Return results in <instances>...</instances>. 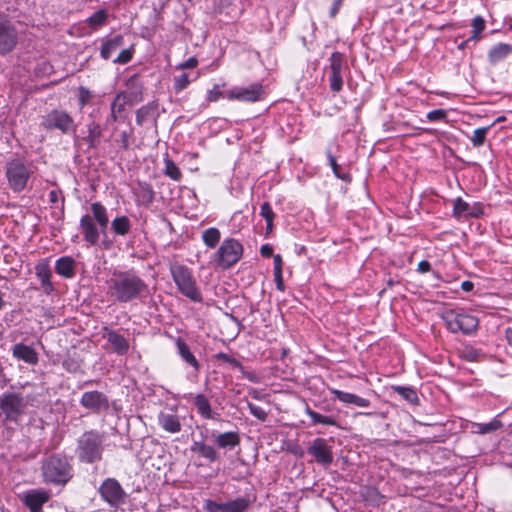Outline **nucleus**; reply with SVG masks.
<instances>
[{"mask_svg":"<svg viewBox=\"0 0 512 512\" xmlns=\"http://www.w3.org/2000/svg\"><path fill=\"white\" fill-rule=\"evenodd\" d=\"M133 58V48L123 49L118 56L114 59V63L117 64H127Z\"/></svg>","mask_w":512,"mask_h":512,"instance_id":"nucleus-51","label":"nucleus"},{"mask_svg":"<svg viewBox=\"0 0 512 512\" xmlns=\"http://www.w3.org/2000/svg\"><path fill=\"white\" fill-rule=\"evenodd\" d=\"M18 44V32L7 15L0 12V55L11 53Z\"/></svg>","mask_w":512,"mask_h":512,"instance_id":"nucleus-15","label":"nucleus"},{"mask_svg":"<svg viewBox=\"0 0 512 512\" xmlns=\"http://www.w3.org/2000/svg\"><path fill=\"white\" fill-rule=\"evenodd\" d=\"M430 270H431V264H430V262H429V261H427V260H422V261H420V262L418 263L417 271H418L419 273L424 274V273L429 272Z\"/></svg>","mask_w":512,"mask_h":512,"instance_id":"nucleus-63","label":"nucleus"},{"mask_svg":"<svg viewBox=\"0 0 512 512\" xmlns=\"http://www.w3.org/2000/svg\"><path fill=\"white\" fill-rule=\"evenodd\" d=\"M274 280H275L277 290L280 292H284L286 287H285L282 271L274 272Z\"/></svg>","mask_w":512,"mask_h":512,"instance_id":"nucleus-57","label":"nucleus"},{"mask_svg":"<svg viewBox=\"0 0 512 512\" xmlns=\"http://www.w3.org/2000/svg\"><path fill=\"white\" fill-rule=\"evenodd\" d=\"M87 134L82 138V140L88 145L90 149H95L100 144V139L103 134L102 127L95 120H91L86 125Z\"/></svg>","mask_w":512,"mask_h":512,"instance_id":"nucleus-28","label":"nucleus"},{"mask_svg":"<svg viewBox=\"0 0 512 512\" xmlns=\"http://www.w3.org/2000/svg\"><path fill=\"white\" fill-rule=\"evenodd\" d=\"M80 404L83 408L94 414L105 412L110 407L107 395L98 390L84 392L81 396Z\"/></svg>","mask_w":512,"mask_h":512,"instance_id":"nucleus-16","label":"nucleus"},{"mask_svg":"<svg viewBox=\"0 0 512 512\" xmlns=\"http://www.w3.org/2000/svg\"><path fill=\"white\" fill-rule=\"evenodd\" d=\"M223 97V92L220 90L219 85H214V87L207 92V101L209 103L216 102Z\"/></svg>","mask_w":512,"mask_h":512,"instance_id":"nucleus-53","label":"nucleus"},{"mask_svg":"<svg viewBox=\"0 0 512 512\" xmlns=\"http://www.w3.org/2000/svg\"><path fill=\"white\" fill-rule=\"evenodd\" d=\"M220 239L221 232L216 227H210L204 230L202 233V241L210 249L215 248L219 243Z\"/></svg>","mask_w":512,"mask_h":512,"instance_id":"nucleus-37","label":"nucleus"},{"mask_svg":"<svg viewBox=\"0 0 512 512\" xmlns=\"http://www.w3.org/2000/svg\"><path fill=\"white\" fill-rule=\"evenodd\" d=\"M176 347H177L178 354L183 359V361H185L188 365L193 367V369L195 371H199L200 363L196 359L194 354L191 352V350H190L188 344L185 342V340L180 337L177 338Z\"/></svg>","mask_w":512,"mask_h":512,"instance_id":"nucleus-31","label":"nucleus"},{"mask_svg":"<svg viewBox=\"0 0 512 512\" xmlns=\"http://www.w3.org/2000/svg\"><path fill=\"white\" fill-rule=\"evenodd\" d=\"M326 156L328 159V164L331 167L334 176L343 181L350 182L351 175L349 173H342L341 166L337 163L336 158L332 155V152L330 149L326 150Z\"/></svg>","mask_w":512,"mask_h":512,"instance_id":"nucleus-39","label":"nucleus"},{"mask_svg":"<svg viewBox=\"0 0 512 512\" xmlns=\"http://www.w3.org/2000/svg\"><path fill=\"white\" fill-rule=\"evenodd\" d=\"M472 36L471 38L474 40L479 39V35L485 30L486 24L485 20L482 16H476L473 18L472 23Z\"/></svg>","mask_w":512,"mask_h":512,"instance_id":"nucleus-45","label":"nucleus"},{"mask_svg":"<svg viewBox=\"0 0 512 512\" xmlns=\"http://www.w3.org/2000/svg\"><path fill=\"white\" fill-rule=\"evenodd\" d=\"M169 270L178 291L182 295L195 303L203 301L201 289L189 267L180 263H172Z\"/></svg>","mask_w":512,"mask_h":512,"instance_id":"nucleus-6","label":"nucleus"},{"mask_svg":"<svg viewBox=\"0 0 512 512\" xmlns=\"http://www.w3.org/2000/svg\"><path fill=\"white\" fill-rule=\"evenodd\" d=\"M479 355V350L473 348L472 346H466L460 351V357L469 362L477 361Z\"/></svg>","mask_w":512,"mask_h":512,"instance_id":"nucleus-48","label":"nucleus"},{"mask_svg":"<svg viewBox=\"0 0 512 512\" xmlns=\"http://www.w3.org/2000/svg\"><path fill=\"white\" fill-rule=\"evenodd\" d=\"M260 254L264 258H270L273 256V246L270 244H263L260 248Z\"/></svg>","mask_w":512,"mask_h":512,"instance_id":"nucleus-61","label":"nucleus"},{"mask_svg":"<svg viewBox=\"0 0 512 512\" xmlns=\"http://www.w3.org/2000/svg\"><path fill=\"white\" fill-rule=\"evenodd\" d=\"M461 289L465 292H470L474 289V283L469 280L463 281L461 283Z\"/></svg>","mask_w":512,"mask_h":512,"instance_id":"nucleus-64","label":"nucleus"},{"mask_svg":"<svg viewBox=\"0 0 512 512\" xmlns=\"http://www.w3.org/2000/svg\"><path fill=\"white\" fill-rule=\"evenodd\" d=\"M329 391L332 395L335 396L340 402L347 405H355L357 407H369L371 402L370 400L360 397L356 394L344 392L336 388H329Z\"/></svg>","mask_w":512,"mask_h":512,"instance_id":"nucleus-23","label":"nucleus"},{"mask_svg":"<svg viewBox=\"0 0 512 512\" xmlns=\"http://www.w3.org/2000/svg\"><path fill=\"white\" fill-rule=\"evenodd\" d=\"M127 103L128 99L126 92H118L110 105L109 120L113 122L119 121L122 117V113L124 112Z\"/></svg>","mask_w":512,"mask_h":512,"instance_id":"nucleus-30","label":"nucleus"},{"mask_svg":"<svg viewBox=\"0 0 512 512\" xmlns=\"http://www.w3.org/2000/svg\"><path fill=\"white\" fill-rule=\"evenodd\" d=\"M130 136L131 134L127 131H123L120 135V145L121 148L127 150L130 146Z\"/></svg>","mask_w":512,"mask_h":512,"instance_id":"nucleus-60","label":"nucleus"},{"mask_svg":"<svg viewBox=\"0 0 512 512\" xmlns=\"http://www.w3.org/2000/svg\"><path fill=\"white\" fill-rule=\"evenodd\" d=\"M51 494L44 489L27 490L21 501L30 512H43V506L50 500Z\"/></svg>","mask_w":512,"mask_h":512,"instance_id":"nucleus-20","label":"nucleus"},{"mask_svg":"<svg viewBox=\"0 0 512 512\" xmlns=\"http://www.w3.org/2000/svg\"><path fill=\"white\" fill-rule=\"evenodd\" d=\"M343 2H344V0H334L333 1V4H332V6H331V8L329 10V16L331 18H335L336 17V15L338 14L340 8L343 5Z\"/></svg>","mask_w":512,"mask_h":512,"instance_id":"nucleus-59","label":"nucleus"},{"mask_svg":"<svg viewBox=\"0 0 512 512\" xmlns=\"http://www.w3.org/2000/svg\"><path fill=\"white\" fill-rule=\"evenodd\" d=\"M158 423L164 431L171 434L179 433L182 430L180 418L176 414L161 412L158 416Z\"/></svg>","mask_w":512,"mask_h":512,"instance_id":"nucleus-29","label":"nucleus"},{"mask_svg":"<svg viewBox=\"0 0 512 512\" xmlns=\"http://www.w3.org/2000/svg\"><path fill=\"white\" fill-rule=\"evenodd\" d=\"M485 206L482 202H474L473 204H469L461 197H457L453 201V210L452 216L460 220L462 218H480L484 215Z\"/></svg>","mask_w":512,"mask_h":512,"instance_id":"nucleus-17","label":"nucleus"},{"mask_svg":"<svg viewBox=\"0 0 512 512\" xmlns=\"http://www.w3.org/2000/svg\"><path fill=\"white\" fill-rule=\"evenodd\" d=\"M35 274L44 288L48 289L49 291L53 290V284L51 282L52 272L50 269L49 258L40 259L36 263Z\"/></svg>","mask_w":512,"mask_h":512,"instance_id":"nucleus-25","label":"nucleus"},{"mask_svg":"<svg viewBox=\"0 0 512 512\" xmlns=\"http://www.w3.org/2000/svg\"><path fill=\"white\" fill-rule=\"evenodd\" d=\"M28 400L20 393L6 392L0 396V410L5 415V421L17 423L24 414Z\"/></svg>","mask_w":512,"mask_h":512,"instance_id":"nucleus-11","label":"nucleus"},{"mask_svg":"<svg viewBox=\"0 0 512 512\" xmlns=\"http://www.w3.org/2000/svg\"><path fill=\"white\" fill-rule=\"evenodd\" d=\"M426 118L430 122L443 121L447 118V111L444 109H435L428 112Z\"/></svg>","mask_w":512,"mask_h":512,"instance_id":"nucleus-50","label":"nucleus"},{"mask_svg":"<svg viewBox=\"0 0 512 512\" xmlns=\"http://www.w3.org/2000/svg\"><path fill=\"white\" fill-rule=\"evenodd\" d=\"M103 331V337L111 344L112 349L116 354L124 355L128 352L129 342L123 335L108 327H104Z\"/></svg>","mask_w":512,"mask_h":512,"instance_id":"nucleus-22","label":"nucleus"},{"mask_svg":"<svg viewBox=\"0 0 512 512\" xmlns=\"http://www.w3.org/2000/svg\"><path fill=\"white\" fill-rule=\"evenodd\" d=\"M491 126L480 127L473 131V135L470 138L474 147H481L486 141V136Z\"/></svg>","mask_w":512,"mask_h":512,"instance_id":"nucleus-43","label":"nucleus"},{"mask_svg":"<svg viewBox=\"0 0 512 512\" xmlns=\"http://www.w3.org/2000/svg\"><path fill=\"white\" fill-rule=\"evenodd\" d=\"M307 452L314 457L317 463L323 466H329L333 463L332 447L328 445L324 438H315L310 443Z\"/></svg>","mask_w":512,"mask_h":512,"instance_id":"nucleus-19","label":"nucleus"},{"mask_svg":"<svg viewBox=\"0 0 512 512\" xmlns=\"http://www.w3.org/2000/svg\"><path fill=\"white\" fill-rule=\"evenodd\" d=\"M392 390L400 395L403 399L409 402L412 405H419L420 399L418 397L417 391L413 387H406L400 385H393Z\"/></svg>","mask_w":512,"mask_h":512,"instance_id":"nucleus-35","label":"nucleus"},{"mask_svg":"<svg viewBox=\"0 0 512 512\" xmlns=\"http://www.w3.org/2000/svg\"><path fill=\"white\" fill-rule=\"evenodd\" d=\"M98 493L105 503L114 508L124 505L128 499V494L120 482L113 477L103 480L98 488Z\"/></svg>","mask_w":512,"mask_h":512,"instance_id":"nucleus-12","label":"nucleus"},{"mask_svg":"<svg viewBox=\"0 0 512 512\" xmlns=\"http://www.w3.org/2000/svg\"><path fill=\"white\" fill-rule=\"evenodd\" d=\"M41 126L47 130H59L63 134L76 132L73 117L65 110L53 109L41 119Z\"/></svg>","mask_w":512,"mask_h":512,"instance_id":"nucleus-10","label":"nucleus"},{"mask_svg":"<svg viewBox=\"0 0 512 512\" xmlns=\"http://www.w3.org/2000/svg\"><path fill=\"white\" fill-rule=\"evenodd\" d=\"M477 432L480 434H487L494 431H497L503 427L502 421L497 417H495L489 423H478L476 424Z\"/></svg>","mask_w":512,"mask_h":512,"instance_id":"nucleus-42","label":"nucleus"},{"mask_svg":"<svg viewBox=\"0 0 512 512\" xmlns=\"http://www.w3.org/2000/svg\"><path fill=\"white\" fill-rule=\"evenodd\" d=\"M446 328L452 333L472 335L479 326V319L464 309H448L442 313Z\"/></svg>","mask_w":512,"mask_h":512,"instance_id":"nucleus-7","label":"nucleus"},{"mask_svg":"<svg viewBox=\"0 0 512 512\" xmlns=\"http://www.w3.org/2000/svg\"><path fill=\"white\" fill-rule=\"evenodd\" d=\"M12 354L15 358L29 365H36L39 361L37 351L33 347L23 343L15 344L12 349Z\"/></svg>","mask_w":512,"mask_h":512,"instance_id":"nucleus-24","label":"nucleus"},{"mask_svg":"<svg viewBox=\"0 0 512 512\" xmlns=\"http://www.w3.org/2000/svg\"><path fill=\"white\" fill-rule=\"evenodd\" d=\"M273 272L282 271L283 268V260L280 254L273 255Z\"/></svg>","mask_w":512,"mask_h":512,"instance_id":"nucleus-62","label":"nucleus"},{"mask_svg":"<svg viewBox=\"0 0 512 512\" xmlns=\"http://www.w3.org/2000/svg\"><path fill=\"white\" fill-rule=\"evenodd\" d=\"M108 20V12L105 9H99L93 13L87 20L88 26L94 30L105 25Z\"/></svg>","mask_w":512,"mask_h":512,"instance_id":"nucleus-40","label":"nucleus"},{"mask_svg":"<svg viewBox=\"0 0 512 512\" xmlns=\"http://www.w3.org/2000/svg\"><path fill=\"white\" fill-rule=\"evenodd\" d=\"M61 198L62 203H64L65 198L63 196V192L61 190H51L49 192V202L51 204H56Z\"/></svg>","mask_w":512,"mask_h":512,"instance_id":"nucleus-58","label":"nucleus"},{"mask_svg":"<svg viewBox=\"0 0 512 512\" xmlns=\"http://www.w3.org/2000/svg\"><path fill=\"white\" fill-rule=\"evenodd\" d=\"M42 481L46 485L64 487L74 476L70 459L63 453H54L41 462Z\"/></svg>","mask_w":512,"mask_h":512,"instance_id":"nucleus-2","label":"nucleus"},{"mask_svg":"<svg viewBox=\"0 0 512 512\" xmlns=\"http://www.w3.org/2000/svg\"><path fill=\"white\" fill-rule=\"evenodd\" d=\"M124 43V37L121 34L114 36L113 38L106 39L100 49V56L103 60H109L112 53L122 46Z\"/></svg>","mask_w":512,"mask_h":512,"instance_id":"nucleus-33","label":"nucleus"},{"mask_svg":"<svg viewBox=\"0 0 512 512\" xmlns=\"http://www.w3.org/2000/svg\"><path fill=\"white\" fill-rule=\"evenodd\" d=\"M199 61L195 56L190 57L186 61L178 64L176 66L177 70H184V69H194L198 66Z\"/></svg>","mask_w":512,"mask_h":512,"instance_id":"nucleus-54","label":"nucleus"},{"mask_svg":"<svg viewBox=\"0 0 512 512\" xmlns=\"http://www.w3.org/2000/svg\"><path fill=\"white\" fill-rule=\"evenodd\" d=\"M205 438L202 435V439L199 441H193L190 450L192 453L200 458L207 460L209 463L216 462L219 460L218 449L233 450L241 443L240 434L238 431H226V432H214L212 438L217 447L207 444Z\"/></svg>","mask_w":512,"mask_h":512,"instance_id":"nucleus-3","label":"nucleus"},{"mask_svg":"<svg viewBox=\"0 0 512 512\" xmlns=\"http://www.w3.org/2000/svg\"><path fill=\"white\" fill-rule=\"evenodd\" d=\"M244 253L243 245L235 238H225L213 255L215 264L227 270L240 261Z\"/></svg>","mask_w":512,"mask_h":512,"instance_id":"nucleus-8","label":"nucleus"},{"mask_svg":"<svg viewBox=\"0 0 512 512\" xmlns=\"http://www.w3.org/2000/svg\"><path fill=\"white\" fill-rule=\"evenodd\" d=\"M260 216L263 217L265 221L274 220L275 213L269 202H264L261 205Z\"/></svg>","mask_w":512,"mask_h":512,"instance_id":"nucleus-52","label":"nucleus"},{"mask_svg":"<svg viewBox=\"0 0 512 512\" xmlns=\"http://www.w3.org/2000/svg\"><path fill=\"white\" fill-rule=\"evenodd\" d=\"M155 108L156 106L151 103L140 107L136 111L137 125L142 126L147 120H149L153 116Z\"/></svg>","mask_w":512,"mask_h":512,"instance_id":"nucleus-41","label":"nucleus"},{"mask_svg":"<svg viewBox=\"0 0 512 512\" xmlns=\"http://www.w3.org/2000/svg\"><path fill=\"white\" fill-rule=\"evenodd\" d=\"M252 503L253 500L249 496L237 497L223 503L206 499L203 508L207 512H248Z\"/></svg>","mask_w":512,"mask_h":512,"instance_id":"nucleus-14","label":"nucleus"},{"mask_svg":"<svg viewBox=\"0 0 512 512\" xmlns=\"http://www.w3.org/2000/svg\"><path fill=\"white\" fill-rule=\"evenodd\" d=\"M349 71L346 65L345 55L341 52L335 51L329 58V87L333 93H339L344 85L343 71Z\"/></svg>","mask_w":512,"mask_h":512,"instance_id":"nucleus-13","label":"nucleus"},{"mask_svg":"<svg viewBox=\"0 0 512 512\" xmlns=\"http://www.w3.org/2000/svg\"><path fill=\"white\" fill-rule=\"evenodd\" d=\"M249 412L258 420L265 421L267 418V412L260 406H257L251 402L247 404Z\"/></svg>","mask_w":512,"mask_h":512,"instance_id":"nucleus-49","label":"nucleus"},{"mask_svg":"<svg viewBox=\"0 0 512 512\" xmlns=\"http://www.w3.org/2000/svg\"><path fill=\"white\" fill-rule=\"evenodd\" d=\"M305 414L311 418L312 424H323L328 426H336L337 421L332 416L322 415L312 410L308 405L305 408Z\"/></svg>","mask_w":512,"mask_h":512,"instance_id":"nucleus-36","label":"nucleus"},{"mask_svg":"<svg viewBox=\"0 0 512 512\" xmlns=\"http://www.w3.org/2000/svg\"><path fill=\"white\" fill-rule=\"evenodd\" d=\"M510 54H512L511 44L498 43L489 49L487 60L490 65L495 66L505 60Z\"/></svg>","mask_w":512,"mask_h":512,"instance_id":"nucleus-26","label":"nucleus"},{"mask_svg":"<svg viewBox=\"0 0 512 512\" xmlns=\"http://www.w3.org/2000/svg\"><path fill=\"white\" fill-rule=\"evenodd\" d=\"M191 79L187 73H182L173 78V88L176 93H179L186 89L191 83Z\"/></svg>","mask_w":512,"mask_h":512,"instance_id":"nucleus-44","label":"nucleus"},{"mask_svg":"<svg viewBox=\"0 0 512 512\" xmlns=\"http://www.w3.org/2000/svg\"><path fill=\"white\" fill-rule=\"evenodd\" d=\"M90 214H84L79 221V228L83 239L90 246H95L99 242L100 234L105 233L109 216L106 207L101 202H93L91 204Z\"/></svg>","mask_w":512,"mask_h":512,"instance_id":"nucleus-4","label":"nucleus"},{"mask_svg":"<svg viewBox=\"0 0 512 512\" xmlns=\"http://www.w3.org/2000/svg\"><path fill=\"white\" fill-rule=\"evenodd\" d=\"M31 175L32 171L21 159H10L5 164V177L8 186L15 193L25 190Z\"/></svg>","mask_w":512,"mask_h":512,"instance_id":"nucleus-9","label":"nucleus"},{"mask_svg":"<svg viewBox=\"0 0 512 512\" xmlns=\"http://www.w3.org/2000/svg\"><path fill=\"white\" fill-rule=\"evenodd\" d=\"M215 358L218 361H221V362L229 364L232 368H235V369H238V370L239 369H243L242 363L239 360H237L236 358L228 355L227 353L218 352L217 354H215Z\"/></svg>","mask_w":512,"mask_h":512,"instance_id":"nucleus-46","label":"nucleus"},{"mask_svg":"<svg viewBox=\"0 0 512 512\" xmlns=\"http://www.w3.org/2000/svg\"><path fill=\"white\" fill-rule=\"evenodd\" d=\"M132 193L135 197L137 206L148 208L152 205L155 199V191L152 185L145 181H137L132 187Z\"/></svg>","mask_w":512,"mask_h":512,"instance_id":"nucleus-21","label":"nucleus"},{"mask_svg":"<svg viewBox=\"0 0 512 512\" xmlns=\"http://www.w3.org/2000/svg\"><path fill=\"white\" fill-rule=\"evenodd\" d=\"M264 87L260 83L251 84L248 87L233 88L227 92L229 100L240 102H256L262 98Z\"/></svg>","mask_w":512,"mask_h":512,"instance_id":"nucleus-18","label":"nucleus"},{"mask_svg":"<svg viewBox=\"0 0 512 512\" xmlns=\"http://www.w3.org/2000/svg\"><path fill=\"white\" fill-rule=\"evenodd\" d=\"M239 371L241 372L242 377L249 380L250 382H252V383L260 382L259 375L253 371H247L244 366H243V369H239Z\"/></svg>","mask_w":512,"mask_h":512,"instance_id":"nucleus-55","label":"nucleus"},{"mask_svg":"<svg viewBox=\"0 0 512 512\" xmlns=\"http://www.w3.org/2000/svg\"><path fill=\"white\" fill-rule=\"evenodd\" d=\"M62 366L66 371L70 373H75L79 369V364L72 359L64 360L62 362Z\"/></svg>","mask_w":512,"mask_h":512,"instance_id":"nucleus-56","label":"nucleus"},{"mask_svg":"<svg viewBox=\"0 0 512 512\" xmlns=\"http://www.w3.org/2000/svg\"><path fill=\"white\" fill-rule=\"evenodd\" d=\"M193 404L197 409V413L206 420H215L218 413L212 411V407L208 397L204 394H196L193 396Z\"/></svg>","mask_w":512,"mask_h":512,"instance_id":"nucleus-27","label":"nucleus"},{"mask_svg":"<svg viewBox=\"0 0 512 512\" xmlns=\"http://www.w3.org/2000/svg\"><path fill=\"white\" fill-rule=\"evenodd\" d=\"M111 229L115 235L125 236L131 230V221L125 215L118 216L112 220Z\"/></svg>","mask_w":512,"mask_h":512,"instance_id":"nucleus-34","label":"nucleus"},{"mask_svg":"<svg viewBox=\"0 0 512 512\" xmlns=\"http://www.w3.org/2000/svg\"><path fill=\"white\" fill-rule=\"evenodd\" d=\"M164 174L174 181H180L182 178L179 167L168 154L164 157Z\"/></svg>","mask_w":512,"mask_h":512,"instance_id":"nucleus-38","label":"nucleus"},{"mask_svg":"<svg viewBox=\"0 0 512 512\" xmlns=\"http://www.w3.org/2000/svg\"><path fill=\"white\" fill-rule=\"evenodd\" d=\"M92 98L93 94L88 88L84 86L78 88V103L81 109L89 104Z\"/></svg>","mask_w":512,"mask_h":512,"instance_id":"nucleus-47","label":"nucleus"},{"mask_svg":"<svg viewBox=\"0 0 512 512\" xmlns=\"http://www.w3.org/2000/svg\"><path fill=\"white\" fill-rule=\"evenodd\" d=\"M104 434L95 429L84 431L76 440L75 454L80 463L94 464L103 459Z\"/></svg>","mask_w":512,"mask_h":512,"instance_id":"nucleus-5","label":"nucleus"},{"mask_svg":"<svg viewBox=\"0 0 512 512\" xmlns=\"http://www.w3.org/2000/svg\"><path fill=\"white\" fill-rule=\"evenodd\" d=\"M148 292V284L134 269H114L106 280V294L118 303H129L141 299Z\"/></svg>","mask_w":512,"mask_h":512,"instance_id":"nucleus-1","label":"nucleus"},{"mask_svg":"<svg viewBox=\"0 0 512 512\" xmlns=\"http://www.w3.org/2000/svg\"><path fill=\"white\" fill-rule=\"evenodd\" d=\"M55 272L64 277L72 278L75 275V261L70 256H63L56 261Z\"/></svg>","mask_w":512,"mask_h":512,"instance_id":"nucleus-32","label":"nucleus"}]
</instances>
